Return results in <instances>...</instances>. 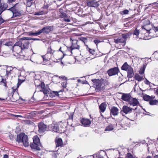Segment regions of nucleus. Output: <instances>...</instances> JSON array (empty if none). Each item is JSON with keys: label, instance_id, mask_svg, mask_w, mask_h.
Segmentation results:
<instances>
[{"label": "nucleus", "instance_id": "33", "mask_svg": "<svg viewBox=\"0 0 158 158\" xmlns=\"http://www.w3.org/2000/svg\"><path fill=\"white\" fill-rule=\"evenodd\" d=\"M114 129L113 126L111 124L108 126L106 127V128L105 129V131H110Z\"/></svg>", "mask_w": 158, "mask_h": 158}, {"label": "nucleus", "instance_id": "62", "mask_svg": "<svg viewBox=\"0 0 158 158\" xmlns=\"http://www.w3.org/2000/svg\"><path fill=\"white\" fill-rule=\"evenodd\" d=\"M16 117H21L22 116L20 115H16Z\"/></svg>", "mask_w": 158, "mask_h": 158}, {"label": "nucleus", "instance_id": "39", "mask_svg": "<svg viewBox=\"0 0 158 158\" xmlns=\"http://www.w3.org/2000/svg\"><path fill=\"white\" fill-rule=\"evenodd\" d=\"M51 94L52 97H55L56 96H57L58 95V93L57 92L53 91Z\"/></svg>", "mask_w": 158, "mask_h": 158}, {"label": "nucleus", "instance_id": "10", "mask_svg": "<svg viewBox=\"0 0 158 158\" xmlns=\"http://www.w3.org/2000/svg\"><path fill=\"white\" fill-rule=\"evenodd\" d=\"M18 43H19L18 41L16 42L13 46L12 48V50L13 51V52H16L17 54L20 53L21 50H22L20 46V45L17 44Z\"/></svg>", "mask_w": 158, "mask_h": 158}, {"label": "nucleus", "instance_id": "20", "mask_svg": "<svg viewBox=\"0 0 158 158\" xmlns=\"http://www.w3.org/2000/svg\"><path fill=\"white\" fill-rule=\"evenodd\" d=\"M93 82L94 83V85L96 86L97 88H99L101 87L102 83L100 80H99L93 79Z\"/></svg>", "mask_w": 158, "mask_h": 158}, {"label": "nucleus", "instance_id": "22", "mask_svg": "<svg viewBox=\"0 0 158 158\" xmlns=\"http://www.w3.org/2000/svg\"><path fill=\"white\" fill-rule=\"evenodd\" d=\"M6 40L5 39H1L0 40V44L2 45H6L9 46L11 45L12 42L11 41L6 42Z\"/></svg>", "mask_w": 158, "mask_h": 158}, {"label": "nucleus", "instance_id": "48", "mask_svg": "<svg viewBox=\"0 0 158 158\" xmlns=\"http://www.w3.org/2000/svg\"><path fill=\"white\" fill-rule=\"evenodd\" d=\"M144 82L146 84L148 85H149L150 84V82L147 79H145Z\"/></svg>", "mask_w": 158, "mask_h": 158}, {"label": "nucleus", "instance_id": "7", "mask_svg": "<svg viewBox=\"0 0 158 158\" xmlns=\"http://www.w3.org/2000/svg\"><path fill=\"white\" fill-rule=\"evenodd\" d=\"M119 72V70L118 68L115 67L108 70L107 71V73L108 75L110 76H111L117 74Z\"/></svg>", "mask_w": 158, "mask_h": 158}, {"label": "nucleus", "instance_id": "61", "mask_svg": "<svg viewBox=\"0 0 158 158\" xmlns=\"http://www.w3.org/2000/svg\"><path fill=\"white\" fill-rule=\"evenodd\" d=\"M154 158H158V155L154 156Z\"/></svg>", "mask_w": 158, "mask_h": 158}, {"label": "nucleus", "instance_id": "18", "mask_svg": "<svg viewBox=\"0 0 158 158\" xmlns=\"http://www.w3.org/2000/svg\"><path fill=\"white\" fill-rule=\"evenodd\" d=\"M131 97L129 94H123L121 99L123 101L128 102Z\"/></svg>", "mask_w": 158, "mask_h": 158}, {"label": "nucleus", "instance_id": "53", "mask_svg": "<svg viewBox=\"0 0 158 158\" xmlns=\"http://www.w3.org/2000/svg\"><path fill=\"white\" fill-rule=\"evenodd\" d=\"M59 78L63 79L64 81L66 80V77L65 76H61L59 77Z\"/></svg>", "mask_w": 158, "mask_h": 158}, {"label": "nucleus", "instance_id": "23", "mask_svg": "<svg viewBox=\"0 0 158 158\" xmlns=\"http://www.w3.org/2000/svg\"><path fill=\"white\" fill-rule=\"evenodd\" d=\"M148 25H144L142 27V29L141 30V32L142 33L144 34H145L146 33H149L150 28H148Z\"/></svg>", "mask_w": 158, "mask_h": 158}, {"label": "nucleus", "instance_id": "6", "mask_svg": "<svg viewBox=\"0 0 158 158\" xmlns=\"http://www.w3.org/2000/svg\"><path fill=\"white\" fill-rule=\"evenodd\" d=\"M151 36L153 37L158 36V29L157 27L154 26L152 27L151 28L148 33Z\"/></svg>", "mask_w": 158, "mask_h": 158}, {"label": "nucleus", "instance_id": "52", "mask_svg": "<svg viewBox=\"0 0 158 158\" xmlns=\"http://www.w3.org/2000/svg\"><path fill=\"white\" fill-rule=\"evenodd\" d=\"M58 155L59 154L57 153H54L53 155V156L54 157V158H57V157Z\"/></svg>", "mask_w": 158, "mask_h": 158}, {"label": "nucleus", "instance_id": "16", "mask_svg": "<svg viewBox=\"0 0 158 158\" xmlns=\"http://www.w3.org/2000/svg\"><path fill=\"white\" fill-rule=\"evenodd\" d=\"M128 103L131 106H137L139 104V101L136 98H133L132 97L130 98Z\"/></svg>", "mask_w": 158, "mask_h": 158}, {"label": "nucleus", "instance_id": "11", "mask_svg": "<svg viewBox=\"0 0 158 158\" xmlns=\"http://www.w3.org/2000/svg\"><path fill=\"white\" fill-rule=\"evenodd\" d=\"M10 69L9 70L7 69L6 71V75L7 77H10V76H12L13 75H14L15 74V72L17 70V69L15 68H14L10 67Z\"/></svg>", "mask_w": 158, "mask_h": 158}, {"label": "nucleus", "instance_id": "38", "mask_svg": "<svg viewBox=\"0 0 158 158\" xmlns=\"http://www.w3.org/2000/svg\"><path fill=\"white\" fill-rule=\"evenodd\" d=\"M31 1L30 0H27V6L28 7L31 6L32 4Z\"/></svg>", "mask_w": 158, "mask_h": 158}, {"label": "nucleus", "instance_id": "17", "mask_svg": "<svg viewBox=\"0 0 158 158\" xmlns=\"http://www.w3.org/2000/svg\"><path fill=\"white\" fill-rule=\"evenodd\" d=\"M81 122L83 126L84 127H87L91 123L90 120L86 118H82L81 120Z\"/></svg>", "mask_w": 158, "mask_h": 158}, {"label": "nucleus", "instance_id": "43", "mask_svg": "<svg viewBox=\"0 0 158 158\" xmlns=\"http://www.w3.org/2000/svg\"><path fill=\"white\" fill-rule=\"evenodd\" d=\"M127 158H134L132 155L130 153L127 154Z\"/></svg>", "mask_w": 158, "mask_h": 158}, {"label": "nucleus", "instance_id": "21", "mask_svg": "<svg viewBox=\"0 0 158 158\" xmlns=\"http://www.w3.org/2000/svg\"><path fill=\"white\" fill-rule=\"evenodd\" d=\"M50 127V130L52 131L59 132V128L57 125L52 124L51 125Z\"/></svg>", "mask_w": 158, "mask_h": 158}, {"label": "nucleus", "instance_id": "15", "mask_svg": "<svg viewBox=\"0 0 158 158\" xmlns=\"http://www.w3.org/2000/svg\"><path fill=\"white\" fill-rule=\"evenodd\" d=\"M136 108H136L135 109H133L130 108L126 106H123L122 110L124 113L126 114H127L128 113H131L132 110H136Z\"/></svg>", "mask_w": 158, "mask_h": 158}, {"label": "nucleus", "instance_id": "34", "mask_svg": "<svg viewBox=\"0 0 158 158\" xmlns=\"http://www.w3.org/2000/svg\"><path fill=\"white\" fill-rule=\"evenodd\" d=\"M149 104L152 105H157L158 104V101L157 100H151L149 102Z\"/></svg>", "mask_w": 158, "mask_h": 158}, {"label": "nucleus", "instance_id": "2", "mask_svg": "<svg viewBox=\"0 0 158 158\" xmlns=\"http://www.w3.org/2000/svg\"><path fill=\"white\" fill-rule=\"evenodd\" d=\"M16 141L19 143H22L25 147H28L29 145L28 136L24 133H21L17 135Z\"/></svg>", "mask_w": 158, "mask_h": 158}, {"label": "nucleus", "instance_id": "31", "mask_svg": "<svg viewBox=\"0 0 158 158\" xmlns=\"http://www.w3.org/2000/svg\"><path fill=\"white\" fill-rule=\"evenodd\" d=\"M139 33V30H137V29H135L134 31L133 34V37L136 38L138 37V35Z\"/></svg>", "mask_w": 158, "mask_h": 158}, {"label": "nucleus", "instance_id": "8", "mask_svg": "<svg viewBox=\"0 0 158 158\" xmlns=\"http://www.w3.org/2000/svg\"><path fill=\"white\" fill-rule=\"evenodd\" d=\"M39 132L40 133H43L47 131V126L43 123L40 122L38 123Z\"/></svg>", "mask_w": 158, "mask_h": 158}, {"label": "nucleus", "instance_id": "27", "mask_svg": "<svg viewBox=\"0 0 158 158\" xmlns=\"http://www.w3.org/2000/svg\"><path fill=\"white\" fill-rule=\"evenodd\" d=\"M131 66L129 65L127 62H125L121 68V69L127 71Z\"/></svg>", "mask_w": 158, "mask_h": 158}, {"label": "nucleus", "instance_id": "50", "mask_svg": "<svg viewBox=\"0 0 158 158\" xmlns=\"http://www.w3.org/2000/svg\"><path fill=\"white\" fill-rule=\"evenodd\" d=\"M28 38L29 39V40H40L39 39H37V38H30V37H28Z\"/></svg>", "mask_w": 158, "mask_h": 158}, {"label": "nucleus", "instance_id": "9", "mask_svg": "<svg viewBox=\"0 0 158 158\" xmlns=\"http://www.w3.org/2000/svg\"><path fill=\"white\" fill-rule=\"evenodd\" d=\"M53 28L52 26H48L44 27L42 29L40 30L41 33H44L48 34L51 31H53Z\"/></svg>", "mask_w": 158, "mask_h": 158}, {"label": "nucleus", "instance_id": "12", "mask_svg": "<svg viewBox=\"0 0 158 158\" xmlns=\"http://www.w3.org/2000/svg\"><path fill=\"white\" fill-rule=\"evenodd\" d=\"M87 3L88 6L95 7H98L99 5L98 2L93 0H88Z\"/></svg>", "mask_w": 158, "mask_h": 158}, {"label": "nucleus", "instance_id": "45", "mask_svg": "<svg viewBox=\"0 0 158 158\" xmlns=\"http://www.w3.org/2000/svg\"><path fill=\"white\" fill-rule=\"evenodd\" d=\"M41 91H43L44 93V94H48V91L46 89H45V88L44 89H43L42 90H40Z\"/></svg>", "mask_w": 158, "mask_h": 158}, {"label": "nucleus", "instance_id": "46", "mask_svg": "<svg viewBox=\"0 0 158 158\" xmlns=\"http://www.w3.org/2000/svg\"><path fill=\"white\" fill-rule=\"evenodd\" d=\"M94 42L96 45H97L100 42V41L98 40H94Z\"/></svg>", "mask_w": 158, "mask_h": 158}, {"label": "nucleus", "instance_id": "64", "mask_svg": "<svg viewBox=\"0 0 158 158\" xmlns=\"http://www.w3.org/2000/svg\"><path fill=\"white\" fill-rule=\"evenodd\" d=\"M101 115L102 116V117H103V115L102 114H101Z\"/></svg>", "mask_w": 158, "mask_h": 158}, {"label": "nucleus", "instance_id": "1", "mask_svg": "<svg viewBox=\"0 0 158 158\" xmlns=\"http://www.w3.org/2000/svg\"><path fill=\"white\" fill-rule=\"evenodd\" d=\"M132 34L131 32L123 34L118 38L114 39V42L117 44L122 43V46L123 47L126 44L127 39L130 38Z\"/></svg>", "mask_w": 158, "mask_h": 158}, {"label": "nucleus", "instance_id": "25", "mask_svg": "<svg viewBox=\"0 0 158 158\" xmlns=\"http://www.w3.org/2000/svg\"><path fill=\"white\" fill-rule=\"evenodd\" d=\"M127 77L129 78H131L134 75L133 69L131 67L127 70Z\"/></svg>", "mask_w": 158, "mask_h": 158}, {"label": "nucleus", "instance_id": "37", "mask_svg": "<svg viewBox=\"0 0 158 158\" xmlns=\"http://www.w3.org/2000/svg\"><path fill=\"white\" fill-rule=\"evenodd\" d=\"M90 38L89 37H84L81 38V40L84 42L85 44L87 42V40H89Z\"/></svg>", "mask_w": 158, "mask_h": 158}, {"label": "nucleus", "instance_id": "49", "mask_svg": "<svg viewBox=\"0 0 158 158\" xmlns=\"http://www.w3.org/2000/svg\"><path fill=\"white\" fill-rule=\"evenodd\" d=\"M64 20L65 22H69L70 21L69 19L68 18H64Z\"/></svg>", "mask_w": 158, "mask_h": 158}, {"label": "nucleus", "instance_id": "63", "mask_svg": "<svg viewBox=\"0 0 158 158\" xmlns=\"http://www.w3.org/2000/svg\"><path fill=\"white\" fill-rule=\"evenodd\" d=\"M146 158H152L151 156H147V157Z\"/></svg>", "mask_w": 158, "mask_h": 158}, {"label": "nucleus", "instance_id": "40", "mask_svg": "<svg viewBox=\"0 0 158 158\" xmlns=\"http://www.w3.org/2000/svg\"><path fill=\"white\" fill-rule=\"evenodd\" d=\"M1 82L2 84H3V86H5L6 87H7L6 81V80H4L3 79H2Z\"/></svg>", "mask_w": 158, "mask_h": 158}, {"label": "nucleus", "instance_id": "24", "mask_svg": "<svg viewBox=\"0 0 158 158\" xmlns=\"http://www.w3.org/2000/svg\"><path fill=\"white\" fill-rule=\"evenodd\" d=\"M110 111L111 114L114 116H116L118 115V110L117 107L113 106L111 108Z\"/></svg>", "mask_w": 158, "mask_h": 158}, {"label": "nucleus", "instance_id": "57", "mask_svg": "<svg viewBox=\"0 0 158 158\" xmlns=\"http://www.w3.org/2000/svg\"><path fill=\"white\" fill-rule=\"evenodd\" d=\"M95 156H97V154H94L93 156H91L90 157H93V158H94Z\"/></svg>", "mask_w": 158, "mask_h": 158}, {"label": "nucleus", "instance_id": "54", "mask_svg": "<svg viewBox=\"0 0 158 158\" xmlns=\"http://www.w3.org/2000/svg\"><path fill=\"white\" fill-rule=\"evenodd\" d=\"M16 0H8V2L9 3H11L13 2H14Z\"/></svg>", "mask_w": 158, "mask_h": 158}, {"label": "nucleus", "instance_id": "29", "mask_svg": "<svg viewBox=\"0 0 158 158\" xmlns=\"http://www.w3.org/2000/svg\"><path fill=\"white\" fill-rule=\"evenodd\" d=\"M155 97H153V96H151V97L148 95H145L143 96V99L146 101H150L152 98L153 99Z\"/></svg>", "mask_w": 158, "mask_h": 158}, {"label": "nucleus", "instance_id": "59", "mask_svg": "<svg viewBox=\"0 0 158 158\" xmlns=\"http://www.w3.org/2000/svg\"><path fill=\"white\" fill-rule=\"evenodd\" d=\"M20 81H21V80H19V82L17 84V88H18L19 86L20 85L21 83L19 84V82H20Z\"/></svg>", "mask_w": 158, "mask_h": 158}, {"label": "nucleus", "instance_id": "14", "mask_svg": "<svg viewBox=\"0 0 158 158\" xmlns=\"http://www.w3.org/2000/svg\"><path fill=\"white\" fill-rule=\"evenodd\" d=\"M75 43H73L71 46L70 47L68 48V50L71 51V54L72 53V50L73 49H79L80 47L78 45V42L76 40H75Z\"/></svg>", "mask_w": 158, "mask_h": 158}, {"label": "nucleus", "instance_id": "26", "mask_svg": "<svg viewBox=\"0 0 158 158\" xmlns=\"http://www.w3.org/2000/svg\"><path fill=\"white\" fill-rule=\"evenodd\" d=\"M106 106L107 105L106 103H102L99 106L100 112H104L106 108Z\"/></svg>", "mask_w": 158, "mask_h": 158}, {"label": "nucleus", "instance_id": "51", "mask_svg": "<svg viewBox=\"0 0 158 158\" xmlns=\"http://www.w3.org/2000/svg\"><path fill=\"white\" fill-rule=\"evenodd\" d=\"M129 13V11L127 10H126L123 11V13L124 14H127Z\"/></svg>", "mask_w": 158, "mask_h": 158}, {"label": "nucleus", "instance_id": "35", "mask_svg": "<svg viewBox=\"0 0 158 158\" xmlns=\"http://www.w3.org/2000/svg\"><path fill=\"white\" fill-rule=\"evenodd\" d=\"M47 13V12L46 11H40L36 13L35 15H43V14H46Z\"/></svg>", "mask_w": 158, "mask_h": 158}, {"label": "nucleus", "instance_id": "41", "mask_svg": "<svg viewBox=\"0 0 158 158\" xmlns=\"http://www.w3.org/2000/svg\"><path fill=\"white\" fill-rule=\"evenodd\" d=\"M67 85V81L66 80H64V81L61 83V85L62 87L64 88H66V87Z\"/></svg>", "mask_w": 158, "mask_h": 158}, {"label": "nucleus", "instance_id": "32", "mask_svg": "<svg viewBox=\"0 0 158 158\" xmlns=\"http://www.w3.org/2000/svg\"><path fill=\"white\" fill-rule=\"evenodd\" d=\"M41 34V33L40 31L39 30L38 31H37V32H33L31 31L29 32L28 35L30 36H32V35L36 36V35H40Z\"/></svg>", "mask_w": 158, "mask_h": 158}, {"label": "nucleus", "instance_id": "30", "mask_svg": "<svg viewBox=\"0 0 158 158\" xmlns=\"http://www.w3.org/2000/svg\"><path fill=\"white\" fill-rule=\"evenodd\" d=\"M134 78L136 80H137L138 81H140L143 79V76H141L138 74H135Z\"/></svg>", "mask_w": 158, "mask_h": 158}, {"label": "nucleus", "instance_id": "60", "mask_svg": "<svg viewBox=\"0 0 158 158\" xmlns=\"http://www.w3.org/2000/svg\"><path fill=\"white\" fill-rule=\"evenodd\" d=\"M156 94L158 95V89L156 90L155 92Z\"/></svg>", "mask_w": 158, "mask_h": 158}, {"label": "nucleus", "instance_id": "28", "mask_svg": "<svg viewBox=\"0 0 158 158\" xmlns=\"http://www.w3.org/2000/svg\"><path fill=\"white\" fill-rule=\"evenodd\" d=\"M56 147L61 146L63 145L62 140L60 138L58 139L56 141Z\"/></svg>", "mask_w": 158, "mask_h": 158}, {"label": "nucleus", "instance_id": "5", "mask_svg": "<svg viewBox=\"0 0 158 158\" xmlns=\"http://www.w3.org/2000/svg\"><path fill=\"white\" fill-rule=\"evenodd\" d=\"M55 52L52 50L51 47L48 48L47 52L46 54L43 56V60H49L53 57V53Z\"/></svg>", "mask_w": 158, "mask_h": 158}, {"label": "nucleus", "instance_id": "3", "mask_svg": "<svg viewBox=\"0 0 158 158\" xmlns=\"http://www.w3.org/2000/svg\"><path fill=\"white\" fill-rule=\"evenodd\" d=\"M29 39L28 37H23L19 39V43L17 44L18 45H20L22 50L27 49L29 48L30 42L28 41Z\"/></svg>", "mask_w": 158, "mask_h": 158}, {"label": "nucleus", "instance_id": "19", "mask_svg": "<svg viewBox=\"0 0 158 158\" xmlns=\"http://www.w3.org/2000/svg\"><path fill=\"white\" fill-rule=\"evenodd\" d=\"M1 0H0V1ZM8 5L6 3H2L0 1V15L7 8Z\"/></svg>", "mask_w": 158, "mask_h": 158}, {"label": "nucleus", "instance_id": "4", "mask_svg": "<svg viewBox=\"0 0 158 158\" xmlns=\"http://www.w3.org/2000/svg\"><path fill=\"white\" fill-rule=\"evenodd\" d=\"M33 143L30 144L31 147L32 148L37 150H40L41 144L40 143V140L38 137L37 135H35L33 137Z\"/></svg>", "mask_w": 158, "mask_h": 158}, {"label": "nucleus", "instance_id": "13", "mask_svg": "<svg viewBox=\"0 0 158 158\" xmlns=\"http://www.w3.org/2000/svg\"><path fill=\"white\" fill-rule=\"evenodd\" d=\"M8 10H10L12 12L13 14V17L19 16L21 15V13L15 9V6L10 8Z\"/></svg>", "mask_w": 158, "mask_h": 158}, {"label": "nucleus", "instance_id": "58", "mask_svg": "<svg viewBox=\"0 0 158 158\" xmlns=\"http://www.w3.org/2000/svg\"><path fill=\"white\" fill-rule=\"evenodd\" d=\"M3 158H8V156L6 154L4 155V156Z\"/></svg>", "mask_w": 158, "mask_h": 158}, {"label": "nucleus", "instance_id": "36", "mask_svg": "<svg viewBox=\"0 0 158 158\" xmlns=\"http://www.w3.org/2000/svg\"><path fill=\"white\" fill-rule=\"evenodd\" d=\"M145 69V67L144 66H143L139 70V73L140 74H142L144 73V70Z\"/></svg>", "mask_w": 158, "mask_h": 158}, {"label": "nucleus", "instance_id": "47", "mask_svg": "<svg viewBox=\"0 0 158 158\" xmlns=\"http://www.w3.org/2000/svg\"><path fill=\"white\" fill-rule=\"evenodd\" d=\"M4 20L2 18L1 16L0 17V25L3 23Z\"/></svg>", "mask_w": 158, "mask_h": 158}, {"label": "nucleus", "instance_id": "44", "mask_svg": "<svg viewBox=\"0 0 158 158\" xmlns=\"http://www.w3.org/2000/svg\"><path fill=\"white\" fill-rule=\"evenodd\" d=\"M38 86L41 87V90H42L43 89H44L45 88V85L44 83H41V85H39Z\"/></svg>", "mask_w": 158, "mask_h": 158}, {"label": "nucleus", "instance_id": "56", "mask_svg": "<svg viewBox=\"0 0 158 158\" xmlns=\"http://www.w3.org/2000/svg\"><path fill=\"white\" fill-rule=\"evenodd\" d=\"M137 85V84L136 83H135V85L134 87V89L135 91H136V87Z\"/></svg>", "mask_w": 158, "mask_h": 158}, {"label": "nucleus", "instance_id": "55", "mask_svg": "<svg viewBox=\"0 0 158 158\" xmlns=\"http://www.w3.org/2000/svg\"><path fill=\"white\" fill-rule=\"evenodd\" d=\"M61 47H60V49H59V50H58V51H61V52L63 53V55H64V52L63 51L61 50Z\"/></svg>", "mask_w": 158, "mask_h": 158}, {"label": "nucleus", "instance_id": "42", "mask_svg": "<svg viewBox=\"0 0 158 158\" xmlns=\"http://www.w3.org/2000/svg\"><path fill=\"white\" fill-rule=\"evenodd\" d=\"M90 53L92 55H94L95 53V51L94 49H92L90 48H89V50Z\"/></svg>", "mask_w": 158, "mask_h": 158}]
</instances>
